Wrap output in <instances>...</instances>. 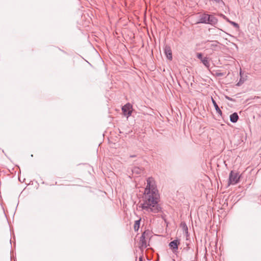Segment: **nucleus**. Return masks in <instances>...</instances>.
Returning a JSON list of instances; mask_svg holds the SVG:
<instances>
[{
    "label": "nucleus",
    "mask_w": 261,
    "mask_h": 261,
    "mask_svg": "<svg viewBox=\"0 0 261 261\" xmlns=\"http://www.w3.org/2000/svg\"><path fill=\"white\" fill-rule=\"evenodd\" d=\"M159 194L154 184L153 178L149 177L147 179V186L143 196L138 204L139 208L144 213H157L161 211L158 204Z\"/></svg>",
    "instance_id": "nucleus-1"
},
{
    "label": "nucleus",
    "mask_w": 261,
    "mask_h": 261,
    "mask_svg": "<svg viewBox=\"0 0 261 261\" xmlns=\"http://www.w3.org/2000/svg\"><path fill=\"white\" fill-rule=\"evenodd\" d=\"M239 176L238 173L231 171L229 174L228 185H235L239 181Z\"/></svg>",
    "instance_id": "nucleus-2"
},
{
    "label": "nucleus",
    "mask_w": 261,
    "mask_h": 261,
    "mask_svg": "<svg viewBox=\"0 0 261 261\" xmlns=\"http://www.w3.org/2000/svg\"><path fill=\"white\" fill-rule=\"evenodd\" d=\"M122 111L124 115L128 117L132 114V106L129 103H127L122 108Z\"/></svg>",
    "instance_id": "nucleus-3"
},
{
    "label": "nucleus",
    "mask_w": 261,
    "mask_h": 261,
    "mask_svg": "<svg viewBox=\"0 0 261 261\" xmlns=\"http://www.w3.org/2000/svg\"><path fill=\"white\" fill-rule=\"evenodd\" d=\"M164 52L166 57L170 60L172 59V51L170 46L166 45L164 48Z\"/></svg>",
    "instance_id": "nucleus-4"
},
{
    "label": "nucleus",
    "mask_w": 261,
    "mask_h": 261,
    "mask_svg": "<svg viewBox=\"0 0 261 261\" xmlns=\"http://www.w3.org/2000/svg\"><path fill=\"white\" fill-rule=\"evenodd\" d=\"M179 244L180 242L178 240H175L173 241H171L169 243V246L172 249L177 250L178 246L179 245Z\"/></svg>",
    "instance_id": "nucleus-5"
},
{
    "label": "nucleus",
    "mask_w": 261,
    "mask_h": 261,
    "mask_svg": "<svg viewBox=\"0 0 261 261\" xmlns=\"http://www.w3.org/2000/svg\"><path fill=\"white\" fill-rule=\"evenodd\" d=\"M209 17L210 15L207 14H203L200 16L199 22L202 23H207V22H208Z\"/></svg>",
    "instance_id": "nucleus-6"
},
{
    "label": "nucleus",
    "mask_w": 261,
    "mask_h": 261,
    "mask_svg": "<svg viewBox=\"0 0 261 261\" xmlns=\"http://www.w3.org/2000/svg\"><path fill=\"white\" fill-rule=\"evenodd\" d=\"M140 242L142 247L144 248L147 247V242L145 240V232L142 234L140 237Z\"/></svg>",
    "instance_id": "nucleus-7"
},
{
    "label": "nucleus",
    "mask_w": 261,
    "mask_h": 261,
    "mask_svg": "<svg viewBox=\"0 0 261 261\" xmlns=\"http://www.w3.org/2000/svg\"><path fill=\"white\" fill-rule=\"evenodd\" d=\"M218 22V19L216 17H215L214 16L210 15L209 19H208V22H207V24H210L212 25H215L217 24Z\"/></svg>",
    "instance_id": "nucleus-8"
},
{
    "label": "nucleus",
    "mask_w": 261,
    "mask_h": 261,
    "mask_svg": "<svg viewBox=\"0 0 261 261\" xmlns=\"http://www.w3.org/2000/svg\"><path fill=\"white\" fill-rule=\"evenodd\" d=\"M239 119V116L237 113H233L230 116V121L232 123H236L237 122Z\"/></svg>",
    "instance_id": "nucleus-9"
},
{
    "label": "nucleus",
    "mask_w": 261,
    "mask_h": 261,
    "mask_svg": "<svg viewBox=\"0 0 261 261\" xmlns=\"http://www.w3.org/2000/svg\"><path fill=\"white\" fill-rule=\"evenodd\" d=\"M212 101L213 102V104L215 108V110L217 113L220 114V115H222V111L220 109L219 107H218V105L217 104L216 101L213 99V97H212Z\"/></svg>",
    "instance_id": "nucleus-10"
},
{
    "label": "nucleus",
    "mask_w": 261,
    "mask_h": 261,
    "mask_svg": "<svg viewBox=\"0 0 261 261\" xmlns=\"http://www.w3.org/2000/svg\"><path fill=\"white\" fill-rule=\"evenodd\" d=\"M201 61L206 68H208L210 67V63L207 57H204Z\"/></svg>",
    "instance_id": "nucleus-11"
},
{
    "label": "nucleus",
    "mask_w": 261,
    "mask_h": 261,
    "mask_svg": "<svg viewBox=\"0 0 261 261\" xmlns=\"http://www.w3.org/2000/svg\"><path fill=\"white\" fill-rule=\"evenodd\" d=\"M142 169L139 168V167H135L133 168L132 169V172L133 173H135L136 174H141V172H142Z\"/></svg>",
    "instance_id": "nucleus-12"
},
{
    "label": "nucleus",
    "mask_w": 261,
    "mask_h": 261,
    "mask_svg": "<svg viewBox=\"0 0 261 261\" xmlns=\"http://www.w3.org/2000/svg\"><path fill=\"white\" fill-rule=\"evenodd\" d=\"M211 43L209 44L208 46L212 49H214V47H217L219 44V42L217 41H211Z\"/></svg>",
    "instance_id": "nucleus-13"
},
{
    "label": "nucleus",
    "mask_w": 261,
    "mask_h": 261,
    "mask_svg": "<svg viewBox=\"0 0 261 261\" xmlns=\"http://www.w3.org/2000/svg\"><path fill=\"white\" fill-rule=\"evenodd\" d=\"M140 221H141V219L135 221V224H134V229L135 231L138 230L139 227H140Z\"/></svg>",
    "instance_id": "nucleus-14"
},
{
    "label": "nucleus",
    "mask_w": 261,
    "mask_h": 261,
    "mask_svg": "<svg viewBox=\"0 0 261 261\" xmlns=\"http://www.w3.org/2000/svg\"><path fill=\"white\" fill-rule=\"evenodd\" d=\"M209 1L213 2L214 3L224 5V3L223 2V1L222 0H209Z\"/></svg>",
    "instance_id": "nucleus-15"
},
{
    "label": "nucleus",
    "mask_w": 261,
    "mask_h": 261,
    "mask_svg": "<svg viewBox=\"0 0 261 261\" xmlns=\"http://www.w3.org/2000/svg\"><path fill=\"white\" fill-rule=\"evenodd\" d=\"M196 56L198 59L200 60V61H201V60H202L204 58H203L202 54L201 53H198L196 55Z\"/></svg>",
    "instance_id": "nucleus-16"
},
{
    "label": "nucleus",
    "mask_w": 261,
    "mask_h": 261,
    "mask_svg": "<svg viewBox=\"0 0 261 261\" xmlns=\"http://www.w3.org/2000/svg\"><path fill=\"white\" fill-rule=\"evenodd\" d=\"M229 22L232 24L234 27H235L236 28H239V25L238 23L234 22H233V21H229Z\"/></svg>",
    "instance_id": "nucleus-17"
},
{
    "label": "nucleus",
    "mask_w": 261,
    "mask_h": 261,
    "mask_svg": "<svg viewBox=\"0 0 261 261\" xmlns=\"http://www.w3.org/2000/svg\"><path fill=\"white\" fill-rule=\"evenodd\" d=\"M139 261H142V257H139Z\"/></svg>",
    "instance_id": "nucleus-18"
}]
</instances>
